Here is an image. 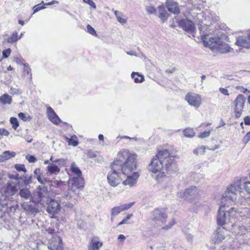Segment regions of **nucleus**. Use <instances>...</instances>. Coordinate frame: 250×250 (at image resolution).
<instances>
[{"label":"nucleus","instance_id":"f257e3e1","mask_svg":"<svg viewBox=\"0 0 250 250\" xmlns=\"http://www.w3.org/2000/svg\"><path fill=\"white\" fill-rule=\"evenodd\" d=\"M137 156L135 154L130 152L128 150L124 149L118 152L117 159L121 166V171L124 175H127L135 172L137 168Z\"/></svg>","mask_w":250,"mask_h":250},{"label":"nucleus","instance_id":"f03ea898","mask_svg":"<svg viewBox=\"0 0 250 250\" xmlns=\"http://www.w3.org/2000/svg\"><path fill=\"white\" fill-rule=\"evenodd\" d=\"M242 188V180L240 179H237L227 188L223 197L227 201L240 204L238 203L239 201L245 197Z\"/></svg>","mask_w":250,"mask_h":250},{"label":"nucleus","instance_id":"7ed1b4c3","mask_svg":"<svg viewBox=\"0 0 250 250\" xmlns=\"http://www.w3.org/2000/svg\"><path fill=\"white\" fill-rule=\"evenodd\" d=\"M148 169L149 171L154 173L160 172L157 177L158 182L162 183L166 181L168 182V184L170 183L169 178L167 177L165 174L166 171L165 168L164 163L156 156L151 160L150 164L148 166Z\"/></svg>","mask_w":250,"mask_h":250},{"label":"nucleus","instance_id":"20e7f679","mask_svg":"<svg viewBox=\"0 0 250 250\" xmlns=\"http://www.w3.org/2000/svg\"><path fill=\"white\" fill-rule=\"evenodd\" d=\"M50 192L44 186H39L32 193V201L42 207L50 201Z\"/></svg>","mask_w":250,"mask_h":250},{"label":"nucleus","instance_id":"39448f33","mask_svg":"<svg viewBox=\"0 0 250 250\" xmlns=\"http://www.w3.org/2000/svg\"><path fill=\"white\" fill-rule=\"evenodd\" d=\"M122 174L121 166L118 164L117 161H114L110 165V170L107 176L108 184L113 187L118 186L122 180Z\"/></svg>","mask_w":250,"mask_h":250},{"label":"nucleus","instance_id":"423d86ee","mask_svg":"<svg viewBox=\"0 0 250 250\" xmlns=\"http://www.w3.org/2000/svg\"><path fill=\"white\" fill-rule=\"evenodd\" d=\"M159 159L163 161L165 168L167 174H171L177 170L173 157L169 156V153L167 149L159 150L155 155Z\"/></svg>","mask_w":250,"mask_h":250},{"label":"nucleus","instance_id":"0eeeda50","mask_svg":"<svg viewBox=\"0 0 250 250\" xmlns=\"http://www.w3.org/2000/svg\"><path fill=\"white\" fill-rule=\"evenodd\" d=\"M8 177L10 179V180L7 182L2 190L6 195L11 197L18 192V188H21V187L18 183L17 176L15 175L14 174H8Z\"/></svg>","mask_w":250,"mask_h":250},{"label":"nucleus","instance_id":"6e6552de","mask_svg":"<svg viewBox=\"0 0 250 250\" xmlns=\"http://www.w3.org/2000/svg\"><path fill=\"white\" fill-rule=\"evenodd\" d=\"M167 215L162 208H156L151 212V220L157 226H162L166 222Z\"/></svg>","mask_w":250,"mask_h":250},{"label":"nucleus","instance_id":"1a4fd4ad","mask_svg":"<svg viewBox=\"0 0 250 250\" xmlns=\"http://www.w3.org/2000/svg\"><path fill=\"white\" fill-rule=\"evenodd\" d=\"M39 205L36 204L31 199L30 201L24 202L21 204L22 208L26 213L30 216L34 217L37 213L40 212L38 206Z\"/></svg>","mask_w":250,"mask_h":250},{"label":"nucleus","instance_id":"9d476101","mask_svg":"<svg viewBox=\"0 0 250 250\" xmlns=\"http://www.w3.org/2000/svg\"><path fill=\"white\" fill-rule=\"evenodd\" d=\"M245 102L246 98L242 94H239L234 101V114L236 118L238 119L241 116Z\"/></svg>","mask_w":250,"mask_h":250},{"label":"nucleus","instance_id":"9b49d317","mask_svg":"<svg viewBox=\"0 0 250 250\" xmlns=\"http://www.w3.org/2000/svg\"><path fill=\"white\" fill-rule=\"evenodd\" d=\"M182 196V198L185 200L197 199L199 196L198 188L195 186H191L185 189Z\"/></svg>","mask_w":250,"mask_h":250},{"label":"nucleus","instance_id":"f8f14e48","mask_svg":"<svg viewBox=\"0 0 250 250\" xmlns=\"http://www.w3.org/2000/svg\"><path fill=\"white\" fill-rule=\"evenodd\" d=\"M48 248L50 250H63L61 238L57 235L53 236L48 241Z\"/></svg>","mask_w":250,"mask_h":250},{"label":"nucleus","instance_id":"ddd939ff","mask_svg":"<svg viewBox=\"0 0 250 250\" xmlns=\"http://www.w3.org/2000/svg\"><path fill=\"white\" fill-rule=\"evenodd\" d=\"M185 100L189 104L196 108L199 107L201 104V97L197 94L188 93L186 95Z\"/></svg>","mask_w":250,"mask_h":250},{"label":"nucleus","instance_id":"4468645a","mask_svg":"<svg viewBox=\"0 0 250 250\" xmlns=\"http://www.w3.org/2000/svg\"><path fill=\"white\" fill-rule=\"evenodd\" d=\"M46 205H47L46 211L50 214H58L61 208L60 203L57 201L51 198L50 199L49 202L46 203Z\"/></svg>","mask_w":250,"mask_h":250},{"label":"nucleus","instance_id":"2eb2a0df","mask_svg":"<svg viewBox=\"0 0 250 250\" xmlns=\"http://www.w3.org/2000/svg\"><path fill=\"white\" fill-rule=\"evenodd\" d=\"M178 24L184 30L189 33H192L195 30V25L193 22L187 19L181 20Z\"/></svg>","mask_w":250,"mask_h":250},{"label":"nucleus","instance_id":"dca6fc26","mask_svg":"<svg viewBox=\"0 0 250 250\" xmlns=\"http://www.w3.org/2000/svg\"><path fill=\"white\" fill-rule=\"evenodd\" d=\"M204 45L210 47L212 50V46L217 44L221 39L218 37H211L209 35H206L202 38Z\"/></svg>","mask_w":250,"mask_h":250},{"label":"nucleus","instance_id":"f3484780","mask_svg":"<svg viewBox=\"0 0 250 250\" xmlns=\"http://www.w3.org/2000/svg\"><path fill=\"white\" fill-rule=\"evenodd\" d=\"M134 204V202H131L129 204H125L120 206L115 207L111 210V220L112 217L119 214L122 211L126 210L131 208Z\"/></svg>","mask_w":250,"mask_h":250},{"label":"nucleus","instance_id":"a211bd4d","mask_svg":"<svg viewBox=\"0 0 250 250\" xmlns=\"http://www.w3.org/2000/svg\"><path fill=\"white\" fill-rule=\"evenodd\" d=\"M230 49L231 48L228 44L224 43L221 39L220 40V42H218L217 44L212 46V50L218 51L221 53L229 52Z\"/></svg>","mask_w":250,"mask_h":250},{"label":"nucleus","instance_id":"6ab92c4d","mask_svg":"<svg viewBox=\"0 0 250 250\" xmlns=\"http://www.w3.org/2000/svg\"><path fill=\"white\" fill-rule=\"evenodd\" d=\"M14 174L17 176L18 183L21 185V188L26 186L32 182V176L31 175L28 176L27 174H24L20 176L18 173Z\"/></svg>","mask_w":250,"mask_h":250},{"label":"nucleus","instance_id":"aec40b11","mask_svg":"<svg viewBox=\"0 0 250 250\" xmlns=\"http://www.w3.org/2000/svg\"><path fill=\"white\" fill-rule=\"evenodd\" d=\"M225 206L223 207L221 206L218 210V212L217 216V224L220 226H223L226 223H227V216L226 211L223 210V208H224Z\"/></svg>","mask_w":250,"mask_h":250},{"label":"nucleus","instance_id":"412c9836","mask_svg":"<svg viewBox=\"0 0 250 250\" xmlns=\"http://www.w3.org/2000/svg\"><path fill=\"white\" fill-rule=\"evenodd\" d=\"M139 177V174L138 172H133L130 175H127L126 179L123 182V184L125 186L128 185L131 187L136 183Z\"/></svg>","mask_w":250,"mask_h":250},{"label":"nucleus","instance_id":"4be33fe9","mask_svg":"<svg viewBox=\"0 0 250 250\" xmlns=\"http://www.w3.org/2000/svg\"><path fill=\"white\" fill-rule=\"evenodd\" d=\"M235 44L246 48H250V39L248 36H241L237 37Z\"/></svg>","mask_w":250,"mask_h":250},{"label":"nucleus","instance_id":"5701e85b","mask_svg":"<svg viewBox=\"0 0 250 250\" xmlns=\"http://www.w3.org/2000/svg\"><path fill=\"white\" fill-rule=\"evenodd\" d=\"M47 113L48 119L53 124L58 125L61 122L60 118L51 107L47 108Z\"/></svg>","mask_w":250,"mask_h":250},{"label":"nucleus","instance_id":"b1692460","mask_svg":"<svg viewBox=\"0 0 250 250\" xmlns=\"http://www.w3.org/2000/svg\"><path fill=\"white\" fill-rule=\"evenodd\" d=\"M11 198H12L6 195L2 190L0 191V210L1 208L9 207L8 205H10L9 202Z\"/></svg>","mask_w":250,"mask_h":250},{"label":"nucleus","instance_id":"393cba45","mask_svg":"<svg viewBox=\"0 0 250 250\" xmlns=\"http://www.w3.org/2000/svg\"><path fill=\"white\" fill-rule=\"evenodd\" d=\"M166 6L168 10L175 14L180 12L179 8L178 6V3L172 0L167 1L166 3Z\"/></svg>","mask_w":250,"mask_h":250},{"label":"nucleus","instance_id":"a878e982","mask_svg":"<svg viewBox=\"0 0 250 250\" xmlns=\"http://www.w3.org/2000/svg\"><path fill=\"white\" fill-rule=\"evenodd\" d=\"M159 18L164 22L168 17V13L163 5H161L157 8V15Z\"/></svg>","mask_w":250,"mask_h":250},{"label":"nucleus","instance_id":"bb28decb","mask_svg":"<svg viewBox=\"0 0 250 250\" xmlns=\"http://www.w3.org/2000/svg\"><path fill=\"white\" fill-rule=\"evenodd\" d=\"M72 188H80L84 186V180L81 177H76L72 178Z\"/></svg>","mask_w":250,"mask_h":250},{"label":"nucleus","instance_id":"cd10ccee","mask_svg":"<svg viewBox=\"0 0 250 250\" xmlns=\"http://www.w3.org/2000/svg\"><path fill=\"white\" fill-rule=\"evenodd\" d=\"M228 216H229V220L232 222V220L237 217L239 215V211L238 209L235 207L231 208L229 210L226 211Z\"/></svg>","mask_w":250,"mask_h":250},{"label":"nucleus","instance_id":"c85d7f7f","mask_svg":"<svg viewBox=\"0 0 250 250\" xmlns=\"http://www.w3.org/2000/svg\"><path fill=\"white\" fill-rule=\"evenodd\" d=\"M20 191L19 192L18 194L19 196L24 199H28L30 198L32 200V193H31L29 189L28 188H19Z\"/></svg>","mask_w":250,"mask_h":250},{"label":"nucleus","instance_id":"c756f323","mask_svg":"<svg viewBox=\"0 0 250 250\" xmlns=\"http://www.w3.org/2000/svg\"><path fill=\"white\" fill-rule=\"evenodd\" d=\"M102 245V242L98 241L95 238H93L88 246V250H99Z\"/></svg>","mask_w":250,"mask_h":250},{"label":"nucleus","instance_id":"7c9ffc66","mask_svg":"<svg viewBox=\"0 0 250 250\" xmlns=\"http://www.w3.org/2000/svg\"><path fill=\"white\" fill-rule=\"evenodd\" d=\"M238 203H239L240 205L248 206V207L245 208L246 210L245 212L250 216V198L249 196H247V197L244 198H242L239 201Z\"/></svg>","mask_w":250,"mask_h":250},{"label":"nucleus","instance_id":"2f4dec72","mask_svg":"<svg viewBox=\"0 0 250 250\" xmlns=\"http://www.w3.org/2000/svg\"><path fill=\"white\" fill-rule=\"evenodd\" d=\"M16 155L15 152L10 151H5L0 155V162L8 160Z\"/></svg>","mask_w":250,"mask_h":250},{"label":"nucleus","instance_id":"473e14b6","mask_svg":"<svg viewBox=\"0 0 250 250\" xmlns=\"http://www.w3.org/2000/svg\"><path fill=\"white\" fill-rule=\"evenodd\" d=\"M225 237L224 228H219L216 231L215 237L216 241L218 242H221L225 239Z\"/></svg>","mask_w":250,"mask_h":250},{"label":"nucleus","instance_id":"72a5a7b5","mask_svg":"<svg viewBox=\"0 0 250 250\" xmlns=\"http://www.w3.org/2000/svg\"><path fill=\"white\" fill-rule=\"evenodd\" d=\"M12 101V97L7 94H4L0 97V102L3 104H11Z\"/></svg>","mask_w":250,"mask_h":250},{"label":"nucleus","instance_id":"f704fd0d","mask_svg":"<svg viewBox=\"0 0 250 250\" xmlns=\"http://www.w3.org/2000/svg\"><path fill=\"white\" fill-rule=\"evenodd\" d=\"M18 40V33L16 31L12 34V35L11 37L8 38L7 39H5L3 41V43H14L16 42Z\"/></svg>","mask_w":250,"mask_h":250},{"label":"nucleus","instance_id":"c9c22d12","mask_svg":"<svg viewBox=\"0 0 250 250\" xmlns=\"http://www.w3.org/2000/svg\"><path fill=\"white\" fill-rule=\"evenodd\" d=\"M47 171L51 174H57L58 173H59V172L60 171V168L58 166H57L53 164H52L50 165H48L47 167Z\"/></svg>","mask_w":250,"mask_h":250},{"label":"nucleus","instance_id":"e433bc0d","mask_svg":"<svg viewBox=\"0 0 250 250\" xmlns=\"http://www.w3.org/2000/svg\"><path fill=\"white\" fill-rule=\"evenodd\" d=\"M131 77L134 79V82L136 83H142L144 81L143 76L139 75L137 72H132Z\"/></svg>","mask_w":250,"mask_h":250},{"label":"nucleus","instance_id":"4c0bfd02","mask_svg":"<svg viewBox=\"0 0 250 250\" xmlns=\"http://www.w3.org/2000/svg\"><path fill=\"white\" fill-rule=\"evenodd\" d=\"M70 169L73 173L75 174L78 177L80 176L82 174V171L78 167L76 166L75 163H72L71 165Z\"/></svg>","mask_w":250,"mask_h":250},{"label":"nucleus","instance_id":"58836bf2","mask_svg":"<svg viewBox=\"0 0 250 250\" xmlns=\"http://www.w3.org/2000/svg\"><path fill=\"white\" fill-rule=\"evenodd\" d=\"M184 135L186 137L191 138L195 136V133L191 128H188L183 131Z\"/></svg>","mask_w":250,"mask_h":250},{"label":"nucleus","instance_id":"ea45409f","mask_svg":"<svg viewBox=\"0 0 250 250\" xmlns=\"http://www.w3.org/2000/svg\"><path fill=\"white\" fill-rule=\"evenodd\" d=\"M206 148V146H201L194 149L193 152L196 155H202L204 154Z\"/></svg>","mask_w":250,"mask_h":250},{"label":"nucleus","instance_id":"a19ab883","mask_svg":"<svg viewBox=\"0 0 250 250\" xmlns=\"http://www.w3.org/2000/svg\"><path fill=\"white\" fill-rule=\"evenodd\" d=\"M10 123L12 125V127L16 129L19 126V123L17 119L15 117H11L10 119Z\"/></svg>","mask_w":250,"mask_h":250},{"label":"nucleus","instance_id":"79ce46f5","mask_svg":"<svg viewBox=\"0 0 250 250\" xmlns=\"http://www.w3.org/2000/svg\"><path fill=\"white\" fill-rule=\"evenodd\" d=\"M147 13L149 14L157 15V9L152 6H148L146 7Z\"/></svg>","mask_w":250,"mask_h":250},{"label":"nucleus","instance_id":"37998d69","mask_svg":"<svg viewBox=\"0 0 250 250\" xmlns=\"http://www.w3.org/2000/svg\"><path fill=\"white\" fill-rule=\"evenodd\" d=\"M69 145H71L74 146H77L78 144V139L76 136H73L71 139H69Z\"/></svg>","mask_w":250,"mask_h":250},{"label":"nucleus","instance_id":"c03bdc74","mask_svg":"<svg viewBox=\"0 0 250 250\" xmlns=\"http://www.w3.org/2000/svg\"><path fill=\"white\" fill-rule=\"evenodd\" d=\"M15 168L19 171H23L24 173L26 172V169L23 164H16L15 165Z\"/></svg>","mask_w":250,"mask_h":250},{"label":"nucleus","instance_id":"a18cd8bd","mask_svg":"<svg viewBox=\"0 0 250 250\" xmlns=\"http://www.w3.org/2000/svg\"><path fill=\"white\" fill-rule=\"evenodd\" d=\"M87 29L88 32L89 34H90L92 35H96V33L95 29L89 24L87 25Z\"/></svg>","mask_w":250,"mask_h":250},{"label":"nucleus","instance_id":"49530a36","mask_svg":"<svg viewBox=\"0 0 250 250\" xmlns=\"http://www.w3.org/2000/svg\"><path fill=\"white\" fill-rule=\"evenodd\" d=\"M11 53V49L10 48L5 49L2 52V57L3 58H8Z\"/></svg>","mask_w":250,"mask_h":250},{"label":"nucleus","instance_id":"de8ad7c7","mask_svg":"<svg viewBox=\"0 0 250 250\" xmlns=\"http://www.w3.org/2000/svg\"><path fill=\"white\" fill-rule=\"evenodd\" d=\"M26 159L30 163H35L37 161V159L32 155H27L26 156Z\"/></svg>","mask_w":250,"mask_h":250},{"label":"nucleus","instance_id":"09e8293b","mask_svg":"<svg viewBox=\"0 0 250 250\" xmlns=\"http://www.w3.org/2000/svg\"><path fill=\"white\" fill-rule=\"evenodd\" d=\"M250 141V131L246 134L244 137L243 142L244 143L247 144L249 141Z\"/></svg>","mask_w":250,"mask_h":250},{"label":"nucleus","instance_id":"8fccbe9b","mask_svg":"<svg viewBox=\"0 0 250 250\" xmlns=\"http://www.w3.org/2000/svg\"><path fill=\"white\" fill-rule=\"evenodd\" d=\"M210 134V131H204L203 133H201L200 135H199V137L201 138H206L207 137H208Z\"/></svg>","mask_w":250,"mask_h":250},{"label":"nucleus","instance_id":"3c124183","mask_svg":"<svg viewBox=\"0 0 250 250\" xmlns=\"http://www.w3.org/2000/svg\"><path fill=\"white\" fill-rule=\"evenodd\" d=\"M37 179L38 181L42 185L45 184V182H46V178H45L44 177H42L41 176V175L40 176H38L37 178Z\"/></svg>","mask_w":250,"mask_h":250},{"label":"nucleus","instance_id":"603ef678","mask_svg":"<svg viewBox=\"0 0 250 250\" xmlns=\"http://www.w3.org/2000/svg\"><path fill=\"white\" fill-rule=\"evenodd\" d=\"M18 116L19 118L23 121H26L27 120V117L26 116L25 114L22 112L19 113Z\"/></svg>","mask_w":250,"mask_h":250},{"label":"nucleus","instance_id":"864d4df0","mask_svg":"<svg viewBox=\"0 0 250 250\" xmlns=\"http://www.w3.org/2000/svg\"><path fill=\"white\" fill-rule=\"evenodd\" d=\"M19 205L16 204L15 205L11 206L9 207V210L12 212H14L18 208Z\"/></svg>","mask_w":250,"mask_h":250},{"label":"nucleus","instance_id":"5fc2aeb1","mask_svg":"<svg viewBox=\"0 0 250 250\" xmlns=\"http://www.w3.org/2000/svg\"><path fill=\"white\" fill-rule=\"evenodd\" d=\"M219 91H220V92L221 93H222L224 95H226V96L229 95L228 90L226 88L220 87V88H219Z\"/></svg>","mask_w":250,"mask_h":250},{"label":"nucleus","instance_id":"6e6d98bb","mask_svg":"<svg viewBox=\"0 0 250 250\" xmlns=\"http://www.w3.org/2000/svg\"><path fill=\"white\" fill-rule=\"evenodd\" d=\"M9 132L4 128H0V136L4 135L8 136L9 135Z\"/></svg>","mask_w":250,"mask_h":250},{"label":"nucleus","instance_id":"4d7b16f0","mask_svg":"<svg viewBox=\"0 0 250 250\" xmlns=\"http://www.w3.org/2000/svg\"><path fill=\"white\" fill-rule=\"evenodd\" d=\"M34 13H36V12H38L39 11H40V10H41L42 9H44L45 7L44 6H39V5H36L34 7Z\"/></svg>","mask_w":250,"mask_h":250},{"label":"nucleus","instance_id":"13d9d810","mask_svg":"<svg viewBox=\"0 0 250 250\" xmlns=\"http://www.w3.org/2000/svg\"><path fill=\"white\" fill-rule=\"evenodd\" d=\"M24 71L27 73V75H29L31 73V69L28 67V65L25 64H24Z\"/></svg>","mask_w":250,"mask_h":250},{"label":"nucleus","instance_id":"bf43d9fd","mask_svg":"<svg viewBox=\"0 0 250 250\" xmlns=\"http://www.w3.org/2000/svg\"><path fill=\"white\" fill-rule=\"evenodd\" d=\"M174 224V222L173 220L171 222L169 223L168 225L165 226V227H163V229H170L173 225Z\"/></svg>","mask_w":250,"mask_h":250},{"label":"nucleus","instance_id":"052dcab7","mask_svg":"<svg viewBox=\"0 0 250 250\" xmlns=\"http://www.w3.org/2000/svg\"><path fill=\"white\" fill-rule=\"evenodd\" d=\"M244 123L246 125H250V116H247L244 118Z\"/></svg>","mask_w":250,"mask_h":250},{"label":"nucleus","instance_id":"680f3d73","mask_svg":"<svg viewBox=\"0 0 250 250\" xmlns=\"http://www.w3.org/2000/svg\"><path fill=\"white\" fill-rule=\"evenodd\" d=\"M46 232L50 234H52L53 236L56 235L55 234V229H53L49 228L48 229H46Z\"/></svg>","mask_w":250,"mask_h":250},{"label":"nucleus","instance_id":"e2e57ef3","mask_svg":"<svg viewBox=\"0 0 250 250\" xmlns=\"http://www.w3.org/2000/svg\"><path fill=\"white\" fill-rule=\"evenodd\" d=\"M117 21L121 23H125L126 22V21L124 19H123L121 17L120 15L119 16H117Z\"/></svg>","mask_w":250,"mask_h":250},{"label":"nucleus","instance_id":"0e129e2a","mask_svg":"<svg viewBox=\"0 0 250 250\" xmlns=\"http://www.w3.org/2000/svg\"><path fill=\"white\" fill-rule=\"evenodd\" d=\"M34 173L35 174V177L37 178L38 176L41 175L40 169L39 168L35 169L34 171Z\"/></svg>","mask_w":250,"mask_h":250},{"label":"nucleus","instance_id":"69168bd1","mask_svg":"<svg viewBox=\"0 0 250 250\" xmlns=\"http://www.w3.org/2000/svg\"><path fill=\"white\" fill-rule=\"evenodd\" d=\"M10 93L12 94H18L19 93V90L16 88H11Z\"/></svg>","mask_w":250,"mask_h":250},{"label":"nucleus","instance_id":"338daca9","mask_svg":"<svg viewBox=\"0 0 250 250\" xmlns=\"http://www.w3.org/2000/svg\"><path fill=\"white\" fill-rule=\"evenodd\" d=\"M4 178V174L2 172H0V184H2L4 182L3 179Z\"/></svg>","mask_w":250,"mask_h":250},{"label":"nucleus","instance_id":"774afa93","mask_svg":"<svg viewBox=\"0 0 250 250\" xmlns=\"http://www.w3.org/2000/svg\"><path fill=\"white\" fill-rule=\"evenodd\" d=\"M118 239L120 241H123L125 239V236L123 234H120L118 237Z\"/></svg>","mask_w":250,"mask_h":250}]
</instances>
